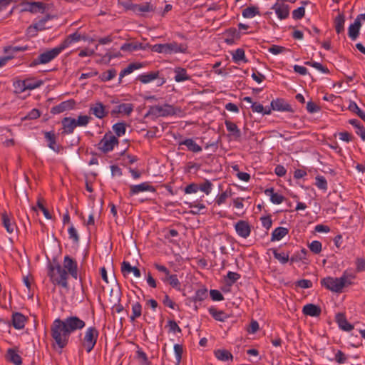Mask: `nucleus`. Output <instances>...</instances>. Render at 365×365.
<instances>
[{
	"instance_id": "6",
	"label": "nucleus",
	"mask_w": 365,
	"mask_h": 365,
	"mask_svg": "<svg viewBox=\"0 0 365 365\" xmlns=\"http://www.w3.org/2000/svg\"><path fill=\"white\" fill-rule=\"evenodd\" d=\"M98 335L99 331L95 327H90L86 329L81 344L87 353H90L93 349L97 343Z\"/></svg>"
},
{
	"instance_id": "34",
	"label": "nucleus",
	"mask_w": 365,
	"mask_h": 365,
	"mask_svg": "<svg viewBox=\"0 0 365 365\" xmlns=\"http://www.w3.org/2000/svg\"><path fill=\"white\" fill-rule=\"evenodd\" d=\"M207 289L205 287H202L195 292V296H193L190 300L194 302H202L207 297Z\"/></svg>"
},
{
	"instance_id": "61",
	"label": "nucleus",
	"mask_w": 365,
	"mask_h": 365,
	"mask_svg": "<svg viewBox=\"0 0 365 365\" xmlns=\"http://www.w3.org/2000/svg\"><path fill=\"white\" fill-rule=\"evenodd\" d=\"M91 117L88 115H79L78 119L76 120V123L77 126H86L90 120Z\"/></svg>"
},
{
	"instance_id": "60",
	"label": "nucleus",
	"mask_w": 365,
	"mask_h": 365,
	"mask_svg": "<svg viewBox=\"0 0 365 365\" xmlns=\"http://www.w3.org/2000/svg\"><path fill=\"white\" fill-rule=\"evenodd\" d=\"M240 274L237 272H228L227 277L230 280V282H227V284L228 285L233 284L240 278Z\"/></svg>"
},
{
	"instance_id": "57",
	"label": "nucleus",
	"mask_w": 365,
	"mask_h": 365,
	"mask_svg": "<svg viewBox=\"0 0 365 365\" xmlns=\"http://www.w3.org/2000/svg\"><path fill=\"white\" fill-rule=\"evenodd\" d=\"M334 360L339 364H344L347 361V356L341 350L335 353Z\"/></svg>"
},
{
	"instance_id": "52",
	"label": "nucleus",
	"mask_w": 365,
	"mask_h": 365,
	"mask_svg": "<svg viewBox=\"0 0 365 365\" xmlns=\"http://www.w3.org/2000/svg\"><path fill=\"white\" fill-rule=\"evenodd\" d=\"M315 185L318 188L324 190H326L327 189V182L324 176L317 175L315 178Z\"/></svg>"
},
{
	"instance_id": "9",
	"label": "nucleus",
	"mask_w": 365,
	"mask_h": 365,
	"mask_svg": "<svg viewBox=\"0 0 365 365\" xmlns=\"http://www.w3.org/2000/svg\"><path fill=\"white\" fill-rule=\"evenodd\" d=\"M44 138L47 141L48 147L56 153H59L62 149V146L56 143L57 135L54 130L43 131Z\"/></svg>"
},
{
	"instance_id": "44",
	"label": "nucleus",
	"mask_w": 365,
	"mask_h": 365,
	"mask_svg": "<svg viewBox=\"0 0 365 365\" xmlns=\"http://www.w3.org/2000/svg\"><path fill=\"white\" fill-rule=\"evenodd\" d=\"M348 109L351 112L356 113L361 120L365 121V113L359 108L355 102L350 101Z\"/></svg>"
},
{
	"instance_id": "29",
	"label": "nucleus",
	"mask_w": 365,
	"mask_h": 365,
	"mask_svg": "<svg viewBox=\"0 0 365 365\" xmlns=\"http://www.w3.org/2000/svg\"><path fill=\"white\" fill-rule=\"evenodd\" d=\"M336 32L339 34L344 32L345 16L344 14H339L334 21Z\"/></svg>"
},
{
	"instance_id": "26",
	"label": "nucleus",
	"mask_w": 365,
	"mask_h": 365,
	"mask_svg": "<svg viewBox=\"0 0 365 365\" xmlns=\"http://www.w3.org/2000/svg\"><path fill=\"white\" fill-rule=\"evenodd\" d=\"M130 189V192L132 194H137V193H139L140 192H144V191H154L155 190L153 187L152 185H150L148 182H143L139 185H131Z\"/></svg>"
},
{
	"instance_id": "31",
	"label": "nucleus",
	"mask_w": 365,
	"mask_h": 365,
	"mask_svg": "<svg viewBox=\"0 0 365 365\" xmlns=\"http://www.w3.org/2000/svg\"><path fill=\"white\" fill-rule=\"evenodd\" d=\"M208 311L211 316L217 321L225 322L228 318L227 314L224 311L217 310L214 307H210Z\"/></svg>"
},
{
	"instance_id": "48",
	"label": "nucleus",
	"mask_w": 365,
	"mask_h": 365,
	"mask_svg": "<svg viewBox=\"0 0 365 365\" xmlns=\"http://www.w3.org/2000/svg\"><path fill=\"white\" fill-rule=\"evenodd\" d=\"M232 59L235 63H238L240 61L247 62V60L245 58V51L242 48H237L232 53Z\"/></svg>"
},
{
	"instance_id": "1",
	"label": "nucleus",
	"mask_w": 365,
	"mask_h": 365,
	"mask_svg": "<svg viewBox=\"0 0 365 365\" xmlns=\"http://www.w3.org/2000/svg\"><path fill=\"white\" fill-rule=\"evenodd\" d=\"M85 325V322L76 316L68 317L63 320L55 319L51 326V336L54 341L52 346L55 348L57 346L63 349L67 346L71 334L83 329Z\"/></svg>"
},
{
	"instance_id": "11",
	"label": "nucleus",
	"mask_w": 365,
	"mask_h": 365,
	"mask_svg": "<svg viewBox=\"0 0 365 365\" xmlns=\"http://www.w3.org/2000/svg\"><path fill=\"white\" fill-rule=\"evenodd\" d=\"M272 9L274 10L277 17L280 19H285L289 15L290 7L288 4L284 3L276 2L272 6Z\"/></svg>"
},
{
	"instance_id": "54",
	"label": "nucleus",
	"mask_w": 365,
	"mask_h": 365,
	"mask_svg": "<svg viewBox=\"0 0 365 365\" xmlns=\"http://www.w3.org/2000/svg\"><path fill=\"white\" fill-rule=\"evenodd\" d=\"M174 351H175V357H176V364L175 365H179L181 362V359H182V353H183V347L182 345L180 344H175L174 345Z\"/></svg>"
},
{
	"instance_id": "58",
	"label": "nucleus",
	"mask_w": 365,
	"mask_h": 365,
	"mask_svg": "<svg viewBox=\"0 0 365 365\" xmlns=\"http://www.w3.org/2000/svg\"><path fill=\"white\" fill-rule=\"evenodd\" d=\"M168 283L172 287L178 290L180 289V283L176 274H171L169 276Z\"/></svg>"
},
{
	"instance_id": "46",
	"label": "nucleus",
	"mask_w": 365,
	"mask_h": 365,
	"mask_svg": "<svg viewBox=\"0 0 365 365\" xmlns=\"http://www.w3.org/2000/svg\"><path fill=\"white\" fill-rule=\"evenodd\" d=\"M113 130L118 137H120L125 133L126 124L124 122H119L113 125Z\"/></svg>"
},
{
	"instance_id": "42",
	"label": "nucleus",
	"mask_w": 365,
	"mask_h": 365,
	"mask_svg": "<svg viewBox=\"0 0 365 365\" xmlns=\"http://www.w3.org/2000/svg\"><path fill=\"white\" fill-rule=\"evenodd\" d=\"M142 314V305L137 302L132 305V314L130 317V322H134Z\"/></svg>"
},
{
	"instance_id": "64",
	"label": "nucleus",
	"mask_w": 365,
	"mask_h": 365,
	"mask_svg": "<svg viewBox=\"0 0 365 365\" xmlns=\"http://www.w3.org/2000/svg\"><path fill=\"white\" fill-rule=\"evenodd\" d=\"M120 50L128 52L137 51L136 43H125L121 46Z\"/></svg>"
},
{
	"instance_id": "8",
	"label": "nucleus",
	"mask_w": 365,
	"mask_h": 365,
	"mask_svg": "<svg viewBox=\"0 0 365 365\" xmlns=\"http://www.w3.org/2000/svg\"><path fill=\"white\" fill-rule=\"evenodd\" d=\"M118 143L119 141L117 137L112 135L110 132H108L98 143V148L103 153H107L112 151L114 147L118 145Z\"/></svg>"
},
{
	"instance_id": "49",
	"label": "nucleus",
	"mask_w": 365,
	"mask_h": 365,
	"mask_svg": "<svg viewBox=\"0 0 365 365\" xmlns=\"http://www.w3.org/2000/svg\"><path fill=\"white\" fill-rule=\"evenodd\" d=\"M272 253L274 258L279 260L282 264H285L289 260L290 261L288 254H285L284 252H278L276 249H272Z\"/></svg>"
},
{
	"instance_id": "4",
	"label": "nucleus",
	"mask_w": 365,
	"mask_h": 365,
	"mask_svg": "<svg viewBox=\"0 0 365 365\" xmlns=\"http://www.w3.org/2000/svg\"><path fill=\"white\" fill-rule=\"evenodd\" d=\"M149 48H151V51L153 52L159 53H165V54H172L177 53H186L187 47L185 44H179L175 41H173L171 43H159L155 44L153 46H150L147 44Z\"/></svg>"
},
{
	"instance_id": "2",
	"label": "nucleus",
	"mask_w": 365,
	"mask_h": 365,
	"mask_svg": "<svg viewBox=\"0 0 365 365\" xmlns=\"http://www.w3.org/2000/svg\"><path fill=\"white\" fill-rule=\"evenodd\" d=\"M48 276L55 285L68 289V274L75 279H78L77 262L68 255L64 257L63 267L58 262L54 261L53 263H48Z\"/></svg>"
},
{
	"instance_id": "27",
	"label": "nucleus",
	"mask_w": 365,
	"mask_h": 365,
	"mask_svg": "<svg viewBox=\"0 0 365 365\" xmlns=\"http://www.w3.org/2000/svg\"><path fill=\"white\" fill-rule=\"evenodd\" d=\"M225 124L227 130L231 133L235 139L239 140L241 137V131L238 128L237 125L235 123L227 120H225Z\"/></svg>"
},
{
	"instance_id": "35",
	"label": "nucleus",
	"mask_w": 365,
	"mask_h": 365,
	"mask_svg": "<svg viewBox=\"0 0 365 365\" xmlns=\"http://www.w3.org/2000/svg\"><path fill=\"white\" fill-rule=\"evenodd\" d=\"M265 193L270 197V200L274 204H280L283 202L284 197L282 195L274 192V189H267Z\"/></svg>"
},
{
	"instance_id": "13",
	"label": "nucleus",
	"mask_w": 365,
	"mask_h": 365,
	"mask_svg": "<svg viewBox=\"0 0 365 365\" xmlns=\"http://www.w3.org/2000/svg\"><path fill=\"white\" fill-rule=\"evenodd\" d=\"M133 108L132 103H121L114 107L110 114L113 116H116L118 114H124L128 116L133 111Z\"/></svg>"
},
{
	"instance_id": "15",
	"label": "nucleus",
	"mask_w": 365,
	"mask_h": 365,
	"mask_svg": "<svg viewBox=\"0 0 365 365\" xmlns=\"http://www.w3.org/2000/svg\"><path fill=\"white\" fill-rule=\"evenodd\" d=\"M89 112L99 119L105 118L108 113L106 110L105 106L101 102H96L91 105Z\"/></svg>"
},
{
	"instance_id": "37",
	"label": "nucleus",
	"mask_w": 365,
	"mask_h": 365,
	"mask_svg": "<svg viewBox=\"0 0 365 365\" xmlns=\"http://www.w3.org/2000/svg\"><path fill=\"white\" fill-rule=\"evenodd\" d=\"M288 233V230L283 227H278L272 233L271 241L280 240Z\"/></svg>"
},
{
	"instance_id": "28",
	"label": "nucleus",
	"mask_w": 365,
	"mask_h": 365,
	"mask_svg": "<svg viewBox=\"0 0 365 365\" xmlns=\"http://www.w3.org/2000/svg\"><path fill=\"white\" fill-rule=\"evenodd\" d=\"M143 67L142 63H131L125 69L122 70L119 74V81L120 82L122 78L128 74L131 73L133 71L139 69Z\"/></svg>"
},
{
	"instance_id": "36",
	"label": "nucleus",
	"mask_w": 365,
	"mask_h": 365,
	"mask_svg": "<svg viewBox=\"0 0 365 365\" xmlns=\"http://www.w3.org/2000/svg\"><path fill=\"white\" fill-rule=\"evenodd\" d=\"M29 49V46H7L4 47V52L7 55H13L16 52L25 51Z\"/></svg>"
},
{
	"instance_id": "12",
	"label": "nucleus",
	"mask_w": 365,
	"mask_h": 365,
	"mask_svg": "<svg viewBox=\"0 0 365 365\" xmlns=\"http://www.w3.org/2000/svg\"><path fill=\"white\" fill-rule=\"evenodd\" d=\"M76 103L73 99H70L66 101L61 102L60 104L53 106L51 109V113L53 115L58 114L64 112L67 110L73 109Z\"/></svg>"
},
{
	"instance_id": "7",
	"label": "nucleus",
	"mask_w": 365,
	"mask_h": 365,
	"mask_svg": "<svg viewBox=\"0 0 365 365\" xmlns=\"http://www.w3.org/2000/svg\"><path fill=\"white\" fill-rule=\"evenodd\" d=\"M176 114L175 108L173 106L165 103L161 106H152L148 108V111L145 115V118L150 115L157 117H166L168 115H173Z\"/></svg>"
},
{
	"instance_id": "47",
	"label": "nucleus",
	"mask_w": 365,
	"mask_h": 365,
	"mask_svg": "<svg viewBox=\"0 0 365 365\" xmlns=\"http://www.w3.org/2000/svg\"><path fill=\"white\" fill-rule=\"evenodd\" d=\"M257 14H259V11L257 6L247 7L242 11V16L245 18H252Z\"/></svg>"
},
{
	"instance_id": "38",
	"label": "nucleus",
	"mask_w": 365,
	"mask_h": 365,
	"mask_svg": "<svg viewBox=\"0 0 365 365\" xmlns=\"http://www.w3.org/2000/svg\"><path fill=\"white\" fill-rule=\"evenodd\" d=\"M175 80L177 82L185 81L190 80V77L187 75V71L185 68L178 67L175 69Z\"/></svg>"
},
{
	"instance_id": "17",
	"label": "nucleus",
	"mask_w": 365,
	"mask_h": 365,
	"mask_svg": "<svg viewBox=\"0 0 365 365\" xmlns=\"http://www.w3.org/2000/svg\"><path fill=\"white\" fill-rule=\"evenodd\" d=\"M155 6L151 4V2H147L145 4H135V6H134V13L135 14L145 16V13L148 12H155Z\"/></svg>"
},
{
	"instance_id": "56",
	"label": "nucleus",
	"mask_w": 365,
	"mask_h": 365,
	"mask_svg": "<svg viewBox=\"0 0 365 365\" xmlns=\"http://www.w3.org/2000/svg\"><path fill=\"white\" fill-rule=\"evenodd\" d=\"M118 4L121 5L126 11H134V6L135 4L132 2V0H118Z\"/></svg>"
},
{
	"instance_id": "59",
	"label": "nucleus",
	"mask_w": 365,
	"mask_h": 365,
	"mask_svg": "<svg viewBox=\"0 0 365 365\" xmlns=\"http://www.w3.org/2000/svg\"><path fill=\"white\" fill-rule=\"evenodd\" d=\"M310 250L314 254H319L322 251V243L314 240L309 245Z\"/></svg>"
},
{
	"instance_id": "5",
	"label": "nucleus",
	"mask_w": 365,
	"mask_h": 365,
	"mask_svg": "<svg viewBox=\"0 0 365 365\" xmlns=\"http://www.w3.org/2000/svg\"><path fill=\"white\" fill-rule=\"evenodd\" d=\"M63 49L58 45V46L51 49L47 50L43 53L39 54V56L34 58L30 63L31 67L36 66L39 64H46L51 62L55 58H56L61 52Z\"/></svg>"
},
{
	"instance_id": "51",
	"label": "nucleus",
	"mask_w": 365,
	"mask_h": 365,
	"mask_svg": "<svg viewBox=\"0 0 365 365\" xmlns=\"http://www.w3.org/2000/svg\"><path fill=\"white\" fill-rule=\"evenodd\" d=\"M116 76V71L114 68L109 69L106 72L101 73L100 78L102 81H108L113 79Z\"/></svg>"
},
{
	"instance_id": "25",
	"label": "nucleus",
	"mask_w": 365,
	"mask_h": 365,
	"mask_svg": "<svg viewBox=\"0 0 365 365\" xmlns=\"http://www.w3.org/2000/svg\"><path fill=\"white\" fill-rule=\"evenodd\" d=\"M121 272L123 275L133 272L134 276L140 277L141 274L140 269L136 267H132L128 262L123 261L121 264Z\"/></svg>"
},
{
	"instance_id": "14",
	"label": "nucleus",
	"mask_w": 365,
	"mask_h": 365,
	"mask_svg": "<svg viewBox=\"0 0 365 365\" xmlns=\"http://www.w3.org/2000/svg\"><path fill=\"white\" fill-rule=\"evenodd\" d=\"M62 135H68L73 133L74 129L77 127L76 119L71 117H65L61 120Z\"/></svg>"
},
{
	"instance_id": "53",
	"label": "nucleus",
	"mask_w": 365,
	"mask_h": 365,
	"mask_svg": "<svg viewBox=\"0 0 365 365\" xmlns=\"http://www.w3.org/2000/svg\"><path fill=\"white\" fill-rule=\"evenodd\" d=\"M304 64L307 65V66H310L312 67H314V68H317V70L322 71V73H329V70L327 67H325L322 64H321L320 63L306 61L304 63Z\"/></svg>"
},
{
	"instance_id": "40",
	"label": "nucleus",
	"mask_w": 365,
	"mask_h": 365,
	"mask_svg": "<svg viewBox=\"0 0 365 365\" xmlns=\"http://www.w3.org/2000/svg\"><path fill=\"white\" fill-rule=\"evenodd\" d=\"M215 356L217 359L222 361L232 360V354L225 349H217L215 351Z\"/></svg>"
},
{
	"instance_id": "45",
	"label": "nucleus",
	"mask_w": 365,
	"mask_h": 365,
	"mask_svg": "<svg viewBox=\"0 0 365 365\" xmlns=\"http://www.w3.org/2000/svg\"><path fill=\"white\" fill-rule=\"evenodd\" d=\"M252 110L254 113H262L263 115H269L271 114V109L270 108H264V106L258 103H252L251 106Z\"/></svg>"
},
{
	"instance_id": "33",
	"label": "nucleus",
	"mask_w": 365,
	"mask_h": 365,
	"mask_svg": "<svg viewBox=\"0 0 365 365\" xmlns=\"http://www.w3.org/2000/svg\"><path fill=\"white\" fill-rule=\"evenodd\" d=\"M185 145L190 151L198 153L202 150V148L197 145L192 139L187 138L180 143V145Z\"/></svg>"
},
{
	"instance_id": "22",
	"label": "nucleus",
	"mask_w": 365,
	"mask_h": 365,
	"mask_svg": "<svg viewBox=\"0 0 365 365\" xmlns=\"http://www.w3.org/2000/svg\"><path fill=\"white\" fill-rule=\"evenodd\" d=\"M26 321V317L20 312H15L12 314V325L16 329H23L25 326Z\"/></svg>"
},
{
	"instance_id": "19",
	"label": "nucleus",
	"mask_w": 365,
	"mask_h": 365,
	"mask_svg": "<svg viewBox=\"0 0 365 365\" xmlns=\"http://www.w3.org/2000/svg\"><path fill=\"white\" fill-rule=\"evenodd\" d=\"M81 39L85 40L86 38L84 36H82L81 34H79L78 31H76L75 33L68 35L60 44L59 46L61 47L63 51L68 47L71 43L78 42L81 41Z\"/></svg>"
},
{
	"instance_id": "62",
	"label": "nucleus",
	"mask_w": 365,
	"mask_h": 365,
	"mask_svg": "<svg viewBox=\"0 0 365 365\" xmlns=\"http://www.w3.org/2000/svg\"><path fill=\"white\" fill-rule=\"evenodd\" d=\"M305 9L303 6L299 7L298 9L292 11V17L294 19L298 20L304 17Z\"/></svg>"
},
{
	"instance_id": "39",
	"label": "nucleus",
	"mask_w": 365,
	"mask_h": 365,
	"mask_svg": "<svg viewBox=\"0 0 365 365\" xmlns=\"http://www.w3.org/2000/svg\"><path fill=\"white\" fill-rule=\"evenodd\" d=\"M42 84L43 81L41 80L34 81L33 79H26L23 81V91L26 89L33 90L40 87Z\"/></svg>"
},
{
	"instance_id": "55",
	"label": "nucleus",
	"mask_w": 365,
	"mask_h": 365,
	"mask_svg": "<svg viewBox=\"0 0 365 365\" xmlns=\"http://www.w3.org/2000/svg\"><path fill=\"white\" fill-rule=\"evenodd\" d=\"M225 36L232 38L235 40H238L240 38V32L235 28H230L227 29L225 32Z\"/></svg>"
},
{
	"instance_id": "16",
	"label": "nucleus",
	"mask_w": 365,
	"mask_h": 365,
	"mask_svg": "<svg viewBox=\"0 0 365 365\" xmlns=\"http://www.w3.org/2000/svg\"><path fill=\"white\" fill-rule=\"evenodd\" d=\"M235 230L237 235L243 238H247L251 232V227L247 221L240 220L235 224Z\"/></svg>"
},
{
	"instance_id": "10",
	"label": "nucleus",
	"mask_w": 365,
	"mask_h": 365,
	"mask_svg": "<svg viewBox=\"0 0 365 365\" xmlns=\"http://www.w3.org/2000/svg\"><path fill=\"white\" fill-rule=\"evenodd\" d=\"M271 110L287 111L294 113L292 106L283 98H277L271 102Z\"/></svg>"
},
{
	"instance_id": "32",
	"label": "nucleus",
	"mask_w": 365,
	"mask_h": 365,
	"mask_svg": "<svg viewBox=\"0 0 365 365\" xmlns=\"http://www.w3.org/2000/svg\"><path fill=\"white\" fill-rule=\"evenodd\" d=\"M7 359L10 362L15 365L22 364V359L21 356L13 349H9L7 350Z\"/></svg>"
},
{
	"instance_id": "18",
	"label": "nucleus",
	"mask_w": 365,
	"mask_h": 365,
	"mask_svg": "<svg viewBox=\"0 0 365 365\" xmlns=\"http://www.w3.org/2000/svg\"><path fill=\"white\" fill-rule=\"evenodd\" d=\"M24 5V11L31 13H43L46 9V4L40 1L26 2Z\"/></svg>"
},
{
	"instance_id": "20",
	"label": "nucleus",
	"mask_w": 365,
	"mask_h": 365,
	"mask_svg": "<svg viewBox=\"0 0 365 365\" xmlns=\"http://www.w3.org/2000/svg\"><path fill=\"white\" fill-rule=\"evenodd\" d=\"M335 319L339 328L341 329L342 330L346 331H350L354 329V326L347 321L344 314H336Z\"/></svg>"
},
{
	"instance_id": "30",
	"label": "nucleus",
	"mask_w": 365,
	"mask_h": 365,
	"mask_svg": "<svg viewBox=\"0 0 365 365\" xmlns=\"http://www.w3.org/2000/svg\"><path fill=\"white\" fill-rule=\"evenodd\" d=\"M361 26V23L354 21L351 24L348 29V35L352 40H356L359 34V31Z\"/></svg>"
},
{
	"instance_id": "50",
	"label": "nucleus",
	"mask_w": 365,
	"mask_h": 365,
	"mask_svg": "<svg viewBox=\"0 0 365 365\" xmlns=\"http://www.w3.org/2000/svg\"><path fill=\"white\" fill-rule=\"evenodd\" d=\"M197 187L198 190L208 195L211 192L212 184L210 180H205L202 183L197 184Z\"/></svg>"
},
{
	"instance_id": "23",
	"label": "nucleus",
	"mask_w": 365,
	"mask_h": 365,
	"mask_svg": "<svg viewBox=\"0 0 365 365\" xmlns=\"http://www.w3.org/2000/svg\"><path fill=\"white\" fill-rule=\"evenodd\" d=\"M1 221L4 227L6 228L9 233H12L16 227V224L12 222L11 217L6 212H4L1 214Z\"/></svg>"
},
{
	"instance_id": "41",
	"label": "nucleus",
	"mask_w": 365,
	"mask_h": 365,
	"mask_svg": "<svg viewBox=\"0 0 365 365\" xmlns=\"http://www.w3.org/2000/svg\"><path fill=\"white\" fill-rule=\"evenodd\" d=\"M125 150H123L120 155L123 156L121 159L120 165L127 167L128 165L133 164L138 160V158L135 155H125Z\"/></svg>"
},
{
	"instance_id": "21",
	"label": "nucleus",
	"mask_w": 365,
	"mask_h": 365,
	"mask_svg": "<svg viewBox=\"0 0 365 365\" xmlns=\"http://www.w3.org/2000/svg\"><path fill=\"white\" fill-rule=\"evenodd\" d=\"M302 312L304 314L310 317H319L322 313V309L319 306L314 304H307L304 306Z\"/></svg>"
},
{
	"instance_id": "24",
	"label": "nucleus",
	"mask_w": 365,
	"mask_h": 365,
	"mask_svg": "<svg viewBox=\"0 0 365 365\" xmlns=\"http://www.w3.org/2000/svg\"><path fill=\"white\" fill-rule=\"evenodd\" d=\"M160 78V71H151L150 73L139 75L137 80L140 81L142 83H148L155 79Z\"/></svg>"
},
{
	"instance_id": "63",
	"label": "nucleus",
	"mask_w": 365,
	"mask_h": 365,
	"mask_svg": "<svg viewBox=\"0 0 365 365\" xmlns=\"http://www.w3.org/2000/svg\"><path fill=\"white\" fill-rule=\"evenodd\" d=\"M210 297L213 301H222L224 299L222 294L217 289H211L210 292Z\"/></svg>"
},
{
	"instance_id": "43",
	"label": "nucleus",
	"mask_w": 365,
	"mask_h": 365,
	"mask_svg": "<svg viewBox=\"0 0 365 365\" xmlns=\"http://www.w3.org/2000/svg\"><path fill=\"white\" fill-rule=\"evenodd\" d=\"M307 252H308L307 250L306 249L303 248L301 250L294 253L290 257L291 264H292L294 262H297L299 261H303L304 259H305L307 257Z\"/></svg>"
},
{
	"instance_id": "3",
	"label": "nucleus",
	"mask_w": 365,
	"mask_h": 365,
	"mask_svg": "<svg viewBox=\"0 0 365 365\" xmlns=\"http://www.w3.org/2000/svg\"><path fill=\"white\" fill-rule=\"evenodd\" d=\"M349 277L351 279L354 277L352 274L348 275L347 272H344L342 276L339 278H334L331 277L323 278L321 280V284L331 292L341 293L344 287L351 284V282L348 279Z\"/></svg>"
}]
</instances>
